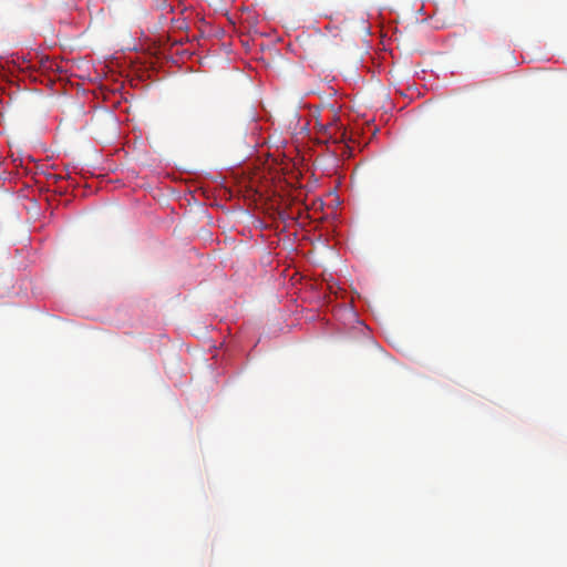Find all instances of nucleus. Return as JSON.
<instances>
[{
	"mask_svg": "<svg viewBox=\"0 0 567 567\" xmlns=\"http://www.w3.org/2000/svg\"><path fill=\"white\" fill-rule=\"evenodd\" d=\"M341 131V126L338 124L336 120L324 126V133L329 135V137H334V141H338L337 132Z\"/></svg>",
	"mask_w": 567,
	"mask_h": 567,
	"instance_id": "obj_1",
	"label": "nucleus"
},
{
	"mask_svg": "<svg viewBox=\"0 0 567 567\" xmlns=\"http://www.w3.org/2000/svg\"><path fill=\"white\" fill-rule=\"evenodd\" d=\"M344 136V132H341L340 133V138H342Z\"/></svg>",
	"mask_w": 567,
	"mask_h": 567,
	"instance_id": "obj_2",
	"label": "nucleus"
}]
</instances>
